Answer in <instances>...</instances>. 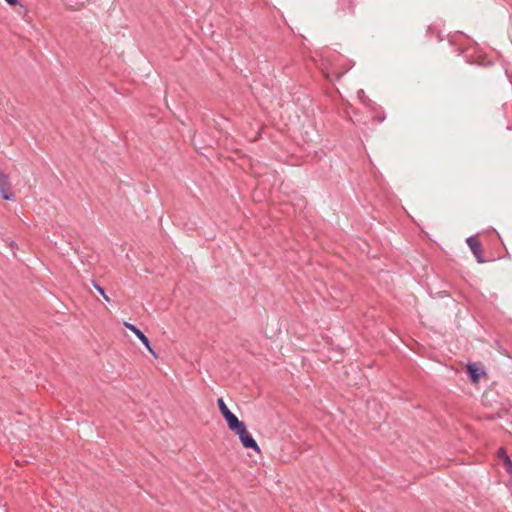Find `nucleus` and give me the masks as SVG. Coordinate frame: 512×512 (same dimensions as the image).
I'll list each match as a JSON object with an SVG mask.
<instances>
[{"instance_id": "1", "label": "nucleus", "mask_w": 512, "mask_h": 512, "mask_svg": "<svg viewBox=\"0 0 512 512\" xmlns=\"http://www.w3.org/2000/svg\"><path fill=\"white\" fill-rule=\"evenodd\" d=\"M218 409L224 418L228 429L238 438L242 447L251 449L255 453L260 454L261 448L248 431L246 424L239 420V418L228 408L223 398L217 399Z\"/></svg>"}, {"instance_id": "2", "label": "nucleus", "mask_w": 512, "mask_h": 512, "mask_svg": "<svg viewBox=\"0 0 512 512\" xmlns=\"http://www.w3.org/2000/svg\"><path fill=\"white\" fill-rule=\"evenodd\" d=\"M0 196L5 201H15L16 199L10 177L2 170H0Z\"/></svg>"}, {"instance_id": "3", "label": "nucleus", "mask_w": 512, "mask_h": 512, "mask_svg": "<svg viewBox=\"0 0 512 512\" xmlns=\"http://www.w3.org/2000/svg\"><path fill=\"white\" fill-rule=\"evenodd\" d=\"M467 369H468V373L471 377V380L474 383H478L480 378L485 375L484 369L478 364H475V363L469 364L467 366Z\"/></svg>"}, {"instance_id": "4", "label": "nucleus", "mask_w": 512, "mask_h": 512, "mask_svg": "<svg viewBox=\"0 0 512 512\" xmlns=\"http://www.w3.org/2000/svg\"><path fill=\"white\" fill-rule=\"evenodd\" d=\"M467 244L470 247V249L472 250L475 257L477 258L478 262H480V263L483 262V260L481 259L482 251H481V247H480V244H479L477 238L469 237L467 239Z\"/></svg>"}, {"instance_id": "5", "label": "nucleus", "mask_w": 512, "mask_h": 512, "mask_svg": "<svg viewBox=\"0 0 512 512\" xmlns=\"http://www.w3.org/2000/svg\"><path fill=\"white\" fill-rule=\"evenodd\" d=\"M135 336L140 340V342L145 346V348L154 356H156L155 351L150 345V342L148 338L145 336V334L140 330H136Z\"/></svg>"}, {"instance_id": "6", "label": "nucleus", "mask_w": 512, "mask_h": 512, "mask_svg": "<svg viewBox=\"0 0 512 512\" xmlns=\"http://www.w3.org/2000/svg\"><path fill=\"white\" fill-rule=\"evenodd\" d=\"M135 336L140 340V342L145 346V348L154 356H156L155 351L150 345V342L148 338L145 336V334L140 330H136Z\"/></svg>"}, {"instance_id": "7", "label": "nucleus", "mask_w": 512, "mask_h": 512, "mask_svg": "<svg viewBox=\"0 0 512 512\" xmlns=\"http://www.w3.org/2000/svg\"><path fill=\"white\" fill-rule=\"evenodd\" d=\"M503 466L510 476L508 485H509V487H511L512 486V460L510 458H505Z\"/></svg>"}, {"instance_id": "8", "label": "nucleus", "mask_w": 512, "mask_h": 512, "mask_svg": "<svg viewBox=\"0 0 512 512\" xmlns=\"http://www.w3.org/2000/svg\"><path fill=\"white\" fill-rule=\"evenodd\" d=\"M497 456L501 460L502 464L504 463L505 458H510L504 449H499Z\"/></svg>"}, {"instance_id": "9", "label": "nucleus", "mask_w": 512, "mask_h": 512, "mask_svg": "<svg viewBox=\"0 0 512 512\" xmlns=\"http://www.w3.org/2000/svg\"><path fill=\"white\" fill-rule=\"evenodd\" d=\"M124 326L126 328H128L134 334L136 333V330H138V328L134 324H131V323H128V322H124Z\"/></svg>"}, {"instance_id": "10", "label": "nucleus", "mask_w": 512, "mask_h": 512, "mask_svg": "<svg viewBox=\"0 0 512 512\" xmlns=\"http://www.w3.org/2000/svg\"><path fill=\"white\" fill-rule=\"evenodd\" d=\"M96 289L107 302L110 300L101 287L98 286Z\"/></svg>"}, {"instance_id": "11", "label": "nucleus", "mask_w": 512, "mask_h": 512, "mask_svg": "<svg viewBox=\"0 0 512 512\" xmlns=\"http://www.w3.org/2000/svg\"><path fill=\"white\" fill-rule=\"evenodd\" d=\"M5 2L12 7L19 5V0H5Z\"/></svg>"}]
</instances>
